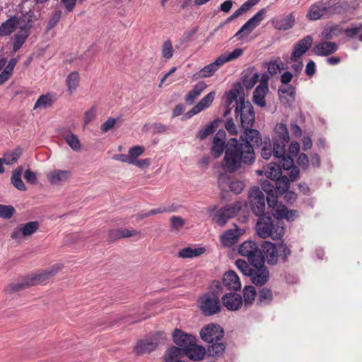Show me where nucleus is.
Segmentation results:
<instances>
[{
	"instance_id": "nucleus-1",
	"label": "nucleus",
	"mask_w": 362,
	"mask_h": 362,
	"mask_svg": "<svg viewBox=\"0 0 362 362\" xmlns=\"http://www.w3.org/2000/svg\"><path fill=\"white\" fill-rule=\"evenodd\" d=\"M225 152L221 163L222 169L228 173H233L245 165H250L255 160V149L248 141H242L240 137L230 138L226 142V133L219 129L214 135L211 146V154L218 158Z\"/></svg>"
},
{
	"instance_id": "nucleus-2",
	"label": "nucleus",
	"mask_w": 362,
	"mask_h": 362,
	"mask_svg": "<svg viewBox=\"0 0 362 362\" xmlns=\"http://www.w3.org/2000/svg\"><path fill=\"white\" fill-rule=\"evenodd\" d=\"M235 116H240V124L244 129L243 133L240 136L242 141H248L255 149V146H259L262 144V139L259 132L252 129L255 113L252 104L249 101H245L243 97L239 98V103L235 110Z\"/></svg>"
},
{
	"instance_id": "nucleus-3",
	"label": "nucleus",
	"mask_w": 362,
	"mask_h": 362,
	"mask_svg": "<svg viewBox=\"0 0 362 362\" xmlns=\"http://www.w3.org/2000/svg\"><path fill=\"white\" fill-rule=\"evenodd\" d=\"M285 223L279 220L274 211L272 215L269 212L259 216L256 224L257 234L262 238H271L273 240H280L285 233Z\"/></svg>"
},
{
	"instance_id": "nucleus-4",
	"label": "nucleus",
	"mask_w": 362,
	"mask_h": 362,
	"mask_svg": "<svg viewBox=\"0 0 362 362\" xmlns=\"http://www.w3.org/2000/svg\"><path fill=\"white\" fill-rule=\"evenodd\" d=\"M347 9L348 4L345 1H320L310 6L306 17L310 21H317L323 18H329L334 15L343 14Z\"/></svg>"
},
{
	"instance_id": "nucleus-5",
	"label": "nucleus",
	"mask_w": 362,
	"mask_h": 362,
	"mask_svg": "<svg viewBox=\"0 0 362 362\" xmlns=\"http://www.w3.org/2000/svg\"><path fill=\"white\" fill-rule=\"evenodd\" d=\"M222 286L219 281H214L211 289L198 299V306L204 316H212L221 311L220 296Z\"/></svg>"
},
{
	"instance_id": "nucleus-6",
	"label": "nucleus",
	"mask_w": 362,
	"mask_h": 362,
	"mask_svg": "<svg viewBox=\"0 0 362 362\" xmlns=\"http://www.w3.org/2000/svg\"><path fill=\"white\" fill-rule=\"evenodd\" d=\"M243 54V49L241 48H236L233 52H226L217 57L214 62L203 67L199 71L200 76L204 78L211 76L220 66L226 62L238 58Z\"/></svg>"
},
{
	"instance_id": "nucleus-7",
	"label": "nucleus",
	"mask_w": 362,
	"mask_h": 362,
	"mask_svg": "<svg viewBox=\"0 0 362 362\" xmlns=\"http://www.w3.org/2000/svg\"><path fill=\"white\" fill-rule=\"evenodd\" d=\"M243 206V202L240 201L226 204L214 214L212 219L216 224L223 226L229 219L238 215Z\"/></svg>"
},
{
	"instance_id": "nucleus-8",
	"label": "nucleus",
	"mask_w": 362,
	"mask_h": 362,
	"mask_svg": "<svg viewBox=\"0 0 362 362\" xmlns=\"http://www.w3.org/2000/svg\"><path fill=\"white\" fill-rule=\"evenodd\" d=\"M249 204L253 214L257 216L266 214V201L263 192L259 187H253L250 189L248 195Z\"/></svg>"
},
{
	"instance_id": "nucleus-9",
	"label": "nucleus",
	"mask_w": 362,
	"mask_h": 362,
	"mask_svg": "<svg viewBox=\"0 0 362 362\" xmlns=\"http://www.w3.org/2000/svg\"><path fill=\"white\" fill-rule=\"evenodd\" d=\"M165 338V334L164 332H158L150 339L139 340L134 348V351L136 355L148 354L157 349L158 345L161 343L160 339L163 340Z\"/></svg>"
},
{
	"instance_id": "nucleus-10",
	"label": "nucleus",
	"mask_w": 362,
	"mask_h": 362,
	"mask_svg": "<svg viewBox=\"0 0 362 362\" xmlns=\"http://www.w3.org/2000/svg\"><path fill=\"white\" fill-rule=\"evenodd\" d=\"M250 264L252 266V271L249 276L251 282L257 286L265 285L269 280V271L264 264V258Z\"/></svg>"
},
{
	"instance_id": "nucleus-11",
	"label": "nucleus",
	"mask_w": 362,
	"mask_h": 362,
	"mask_svg": "<svg viewBox=\"0 0 362 362\" xmlns=\"http://www.w3.org/2000/svg\"><path fill=\"white\" fill-rule=\"evenodd\" d=\"M238 252L243 257H247L250 264L263 259L259 245L252 240L243 242L238 248Z\"/></svg>"
},
{
	"instance_id": "nucleus-12",
	"label": "nucleus",
	"mask_w": 362,
	"mask_h": 362,
	"mask_svg": "<svg viewBox=\"0 0 362 362\" xmlns=\"http://www.w3.org/2000/svg\"><path fill=\"white\" fill-rule=\"evenodd\" d=\"M201 339L207 343L220 341L223 338L224 330L218 324L211 323L202 328L199 332Z\"/></svg>"
},
{
	"instance_id": "nucleus-13",
	"label": "nucleus",
	"mask_w": 362,
	"mask_h": 362,
	"mask_svg": "<svg viewBox=\"0 0 362 362\" xmlns=\"http://www.w3.org/2000/svg\"><path fill=\"white\" fill-rule=\"evenodd\" d=\"M173 349V354H178L182 358L183 356H187L192 360H202L205 354L206 350L202 346L196 344V342L193 343V346L187 349H177L176 346H172Z\"/></svg>"
},
{
	"instance_id": "nucleus-14",
	"label": "nucleus",
	"mask_w": 362,
	"mask_h": 362,
	"mask_svg": "<svg viewBox=\"0 0 362 362\" xmlns=\"http://www.w3.org/2000/svg\"><path fill=\"white\" fill-rule=\"evenodd\" d=\"M40 224L38 221H30L25 224H20L14 228L11 234L13 240L21 239L24 237L29 236L35 233L39 228Z\"/></svg>"
},
{
	"instance_id": "nucleus-15",
	"label": "nucleus",
	"mask_w": 362,
	"mask_h": 362,
	"mask_svg": "<svg viewBox=\"0 0 362 362\" xmlns=\"http://www.w3.org/2000/svg\"><path fill=\"white\" fill-rule=\"evenodd\" d=\"M278 248L279 243L274 244L270 241H264L262 244L261 252L264 258V263L267 262L271 266H274L278 263Z\"/></svg>"
},
{
	"instance_id": "nucleus-16",
	"label": "nucleus",
	"mask_w": 362,
	"mask_h": 362,
	"mask_svg": "<svg viewBox=\"0 0 362 362\" xmlns=\"http://www.w3.org/2000/svg\"><path fill=\"white\" fill-rule=\"evenodd\" d=\"M62 269L60 264H56L49 269L39 272L29 276L28 280L32 283V286L37 284H45L51 277L54 276L59 270Z\"/></svg>"
},
{
	"instance_id": "nucleus-17",
	"label": "nucleus",
	"mask_w": 362,
	"mask_h": 362,
	"mask_svg": "<svg viewBox=\"0 0 362 362\" xmlns=\"http://www.w3.org/2000/svg\"><path fill=\"white\" fill-rule=\"evenodd\" d=\"M313 38L311 35H307L298 40L293 46V50L291 54V60L297 62L311 47Z\"/></svg>"
},
{
	"instance_id": "nucleus-18",
	"label": "nucleus",
	"mask_w": 362,
	"mask_h": 362,
	"mask_svg": "<svg viewBox=\"0 0 362 362\" xmlns=\"http://www.w3.org/2000/svg\"><path fill=\"white\" fill-rule=\"evenodd\" d=\"M173 341L177 349H187L193 346L197 339L192 334L185 333L180 329H175L173 332Z\"/></svg>"
},
{
	"instance_id": "nucleus-19",
	"label": "nucleus",
	"mask_w": 362,
	"mask_h": 362,
	"mask_svg": "<svg viewBox=\"0 0 362 362\" xmlns=\"http://www.w3.org/2000/svg\"><path fill=\"white\" fill-rule=\"evenodd\" d=\"M261 188L267 194V202L269 208L274 209L278 203V194L273 180H264L261 182Z\"/></svg>"
},
{
	"instance_id": "nucleus-20",
	"label": "nucleus",
	"mask_w": 362,
	"mask_h": 362,
	"mask_svg": "<svg viewBox=\"0 0 362 362\" xmlns=\"http://www.w3.org/2000/svg\"><path fill=\"white\" fill-rule=\"evenodd\" d=\"M289 141L290 137L286 125L283 123L276 124L274 127V136L272 138V141L279 144L280 148L285 151L286 145Z\"/></svg>"
},
{
	"instance_id": "nucleus-21",
	"label": "nucleus",
	"mask_w": 362,
	"mask_h": 362,
	"mask_svg": "<svg viewBox=\"0 0 362 362\" xmlns=\"http://www.w3.org/2000/svg\"><path fill=\"white\" fill-rule=\"evenodd\" d=\"M221 302L228 310L235 311L243 305V297L235 292L226 293L221 297Z\"/></svg>"
},
{
	"instance_id": "nucleus-22",
	"label": "nucleus",
	"mask_w": 362,
	"mask_h": 362,
	"mask_svg": "<svg viewBox=\"0 0 362 362\" xmlns=\"http://www.w3.org/2000/svg\"><path fill=\"white\" fill-rule=\"evenodd\" d=\"M268 142H267L266 140L263 142V146L261 149L262 157L265 160H268L272 156H274L275 158L279 157V156H282L285 151L283 150L282 148H280L279 144H274L273 141L271 142L269 139H268Z\"/></svg>"
},
{
	"instance_id": "nucleus-23",
	"label": "nucleus",
	"mask_w": 362,
	"mask_h": 362,
	"mask_svg": "<svg viewBox=\"0 0 362 362\" xmlns=\"http://www.w3.org/2000/svg\"><path fill=\"white\" fill-rule=\"evenodd\" d=\"M222 286V291L223 288L229 291H236L240 289L241 284L237 274L232 271L226 272L223 276V283L221 284Z\"/></svg>"
},
{
	"instance_id": "nucleus-24",
	"label": "nucleus",
	"mask_w": 362,
	"mask_h": 362,
	"mask_svg": "<svg viewBox=\"0 0 362 362\" xmlns=\"http://www.w3.org/2000/svg\"><path fill=\"white\" fill-rule=\"evenodd\" d=\"M338 49V45L334 42L324 41L317 43L313 49V52L317 56H329Z\"/></svg>"
},
{
	"instance_id": "nucleus-25",
	"label": "nucleus",
	"mask_w": 362,
	"mask_h": 362,
	"mask_svg": "<svg viewBox=\"0 0 362 362\" xmlns=\"http://www.w3.org/2000/svg\"><path fill=\"white\" fill-rule=\"evenodd\" d=\"M268 91L269 88L267 83H261L259 85H258L253 92V103L261 107H265V95Z\"/></svg>"
},
{
	"instance_id": "nucleus-26",
	"label": "nucleus",
	"mask_w": 362,
	"mask_h": 362,
	"mask_svg": "<svg viewBox=\"0 0 362 362\" xmlns=\"http://www.w3.org/2000/svg\"><path fill=\"white\" fill-rule=\"evenodd\" d=\"M274 210L275 215L280 221L286 219L288 221H293L298 217V211L297 210H289L286 206L283 205L278 206Z\"/></svg>"
},
{
	"instance_id": "nucleus-27",
	"label": "nucleus",
	"mask_w": 362,
	"mask_h": 362,
	"mask_svg": "<svg viewBox=\"0 0 362 362\" xmlns=\"http://www.w3.org/2000/svg\"><path fill=\"white\" fill-rule=\"evenodd\" d=\"M71 175V172L66 170H55L47 175V179L52 185H59L66 182Z\"/></svg>"
},
{
	"instance_id": "nucleus-28",
	"label": "nucleus",
	"mask_w": 362,
	"mask_h": 362,
	"mask_svg": "<svg viewBox=\"0 0 362 362\" xmlns=\"http://www.w3.org/2000/svg\"><path fill=\"white\" fill-rule=\"evenodd\" d=\"M20 24V19L16 16H11L0 26V35L6 36L12 33Z\"/></svg>"
},
{
	"instance_id": "nucleus-29",
	"label": "nucleus",
	"mask_w": 362,
	"mask_h": 362,
	"mask_svg": "<svg viewBox=\"0 0 362 362\" xmlns=\"http://www.w3.org/2000/svg\"><path fill=\"white\" fill-rule=\"evenodd\" d=\"M222 122H223V120L221 118H217L211 121L197 132V137L202 141L205 139L208 136L215 132L218 125Z\"/></svg>"
},
{
	"instance_id": "nucleus-30",
	"label": "nucleus",
	"mask_w": 362,
	"mask_h": 362,
	"mask_svg": "<svg viewBox=\"0 0 362 362\" xmlns=\"http://www.w3.org/2000/svg\"><path fill=\"white\" fill-rule=\"evenodd\" d=\"M295 23V17L293 13H290L284 18L274 19L272 24L274 28L279 30H288L291 29Z\"/></svg>"
},
{
	"instance_id": "nucleus-31",
	"label": "nucleus",
	"mask_w": 362,
	"mask_h": 362,
	"mask_svg": "<svg viewBox=\"0 0 362 362\" xmlns=\"http://www.w3.org/2000/svg\"><path fill=\"white\" fill-rule=\"evenodd\" d=\"M257 304L259 306H265L269 305L273 299L274 295L272 291L267 287H263L257 292Z\"/></svg>"
},
{
	"instance_id": "nucleus-32",
	"label": "nucleus",
	"mask_w": 362,
	"mask_h": 362,
	"mask_svg": "<svg viewBox=\"0 0 362 362\" xmlns=\"http://www.w3.org/2000/svg\"><path fill=\"white\" fill-rule=\"evenodd\" d=\"M206 252V249L204 247L192 248L191 247H187L180 250L177 253V257L180 258L187 259L199 257Z\"/></svg>"
},
{
	"instance_id": "nucleus-33",
	"label": "nucleus",
	"mask_w": 362,
	"mask_h": 362,
	"mask_svg": "<svg viewBox=\"0 0 362 362\" xmlns=\"http://www.w3.org/2000/svg\"><path fill=\"white\" fill-rule=\"evenodd\" d=\"M206 84L204 81L198 82L193 88L187 93L185 97L187 103L192 105L194 100L201 95V93L206 89Z\"/></svg>"
},
{
	"instance_id": "nucleus-34",
	"label": "nucleus",
	"mask_w": 362,
	"mask_h": 362,
	"mask_svg": "<svg viewBox=\"0 0 362 362\" xmlns=\"http://www.w3.org/2000/svg\"><path fill=\"white\" fill-rule=\"evenodd\" d=\"M238 229H229L221 236V243L223 246L230 247L235 244L239 238Z\"/></svg>"
},
{
	"instance_id": "nucleus-35",
	"label": "nucleus",
	"mask_w": 362,
	"mask_h": 362,
	"mask_svg": "<svg viewBox=\"0 0 362 362\" xmlns=\"http://www.w3.org/2000/svg\"><path fill=\"white\" fill-rule=\"evenodd\" d=\"M23 166H18L12 172L11 182L12 185L20 191H25L26 187L21 179V174L23 173Z\"/></svg>"
},
{
	"instance_id": "nucleus-36",
	"label": "nucleus",
	"mask_w": 362,
	"mask_h": 362,
	"mask_svg": "<svg viewBox=\"0 0 362 362\" xmlns=\"http://www.w3.org/2000/svg\"><path fill=\"white\" fill-rule=\"evenodd\" d=\"M29 35L30 32L25 30V28H20L19 31L14 35L13 52H16L19 50Z\"/></svg>"
},
{
	"instance_id": "nucleus-37",
	"label": "nucleus",
	"mask_w": 362,
	"mask_h": 362,
	"mask_svg": "<svg viewBox=\"0 0 362 362\" xmlns=\"http://www.w3.org/2000/svg\"><path fill=\"white\" fill-rule=\"evenodd\" d=\"M62 136L71 148L74 151H78L81 149V143L76 134L69 131H65L62 133Z\"/></svg>"
},
{
	"instance_id": "nucleus-38",
	"label": "nucleus",
	"mask_w": 362,
	"mask_h": 362,
	"mask_svg": "<svg viewBox=\"0 0 362 362\" xmlns=\"http://www.w3.org/2000/svg\"><path fill=\"white\" fill-rule=\"evenodd\" d=\"M274 182L277 194H284L289 188L290 182L286 175H280L279 177L272 180Z\"/></svg>"
},
{
	"instance_id": "nucleus-39",
	"label": "nucleus",
	"mask_w": 362,
	"mask_h": 362,
	"mask_svg": "<svg viewBox=\"0 0 362 362\" xmlns=\"http://www.w3.org/2000/svg\"><path fill=\"white\" fill-rule=\"evenodd\" d=\"M30 286H32V283H30L28 280V278H27L22 282L11 283L8 284L4 288V292L8 294H12L19 291L23 290Z\"/></svg>"
},
{
	"instance_id": "nucleus-40",
	"label": "nucleus",
	"mask_w": 362,
	"mask_h": 362,
	"mask_svg": "<svg viewBox=\"0 0 362 362\" xmlns=\"http://www.w3.org/2000/svg\"><path fill=\"white\" fill-rule=\"evenodd\" d=\"M257 297V291L253 286H246L243 288V300L245 308L250 306Z\"/></svg>"
},
{
	"instance_id": "nucleus-41",
	"label": "nucleus",
	"mask_w": 362,
	"mask_h": 362,
	"mask_svg": "<svg viewBox=\"0 0 362 362\" xmlns=\"http://www.w3.org/2000/svg\"><path fill=\"white\" fill-rule=\"evenodd\" d=\"M265 175L271 180H275L281 175V165L275 162H272L267 165Z\"/></svg>"
},
{
	"instance_id": "nucleus-42",
	"label": "nucleus",
	"mask_w": 362,
	"mask_h": 362,
	"mask_svg": "<svg viewBox=\"0 0 362 362\" xmlns=\"http://www.w3.org/2000/svg\"><path fill=\"white\" fill-rule=\"evenodd\" d=\"M19 19L20 23H23V25L20 26V28H25V30L30 32V30L33 27V22L36 18L34 12L32 10H29L25 13L23 14Z\"/></svg>"
},
{
	"instance_id": "nucleus-43",
	"label": "nucleus",
	"mask_w": 362,
	"mask_h": 362,
	"mask_svg": "<svg viewBox=\"0 0 362 362\" xmlns=\"http://www.w3.org/2000/svg\"><path fill=\"white\" fill-rule=\"evenodd\" d=\"M208 346L207 351L209 355L218 356L222 355L226 350V344L223 342L214 341Z\"/></svg>"
},
{
	"instance_id": "nucleus-44",
	"label": "nucleus",
	"mask_w": 362,
	"mask_h": 362,
	"mask_svg": "<svg viewBox=\"0 0 362 362\" xmlns=\"http://www.w3.org/2000/svg\"><path fill=\"white\" fill-rule=\"evenodd\" d=\"M78 82L79 74L77 71H72L68 75L66 79V83L71 93L76 89L78 86Z\"/></svg>"
},
{
	"instance_id": "nucleus-45",
	"label": "nucleus",
	"mask_w": 362,
	"mask_h": 362,
	"mask_svg": "<svg viewBox=\"0 0 362 362\" xmlns=\"http://www.w3.org/2000/svg\"><path fill=\"white\" fill-rule=\"evenodd\" d=\"M291 251L290 248L284 242L279 243L278 248V260L279 259L283 263L288 261V258L290 256Z\"/></svg>"
},
{
	"instance_id": "nucleus-46",
	"label": "nucleus",
	"mask_w": 362,
	"mask_h": 362,
	"mask_svg": "<svg viewBox=\"0 0 362 362\" xmlns=\"http://www.w3.org/2000/svg\"><path fill=\"white\" fill-rule=\"evenodd\" d=\"M235 266L245 276H250L252 271V266L244 259H238L235 261Z\"/></svg>"
},
{
	"instance_id": "nucleus-47",
	"label": "nucleus",
	"mask_w": 362,
	"mask_h": 362,
	"mask_svg": "<svg viewBox=\"0 0 362 362\" xmlns=\"http://www.w3.org/2000/svg\"><path fill=\"white\" fill-rule=\"evenodd\" d=\"M216 95L215 91H211L205 95L201 100L197 104L201 111L208 108L214 100Z\"/></svg>"
},
{
	"instance_id": "nucleus-48",
	"label": "nucleus",
	"mask_w": 362,
	"mask_h": 362,
	"mask_svg": "<svg viewBox=\"0 0 362 362\" xmlns=\"http://www.w3.org/2000/svg\"><path fill=\"white\" fill-rule=\"evenodd\" d=\"M276 159H279L281 169L290 170L295 166L293 158L290 155H287L286 152L284 153L282 156H279V157H277Z\"/></svg>"
},
{
	"instance_id": "nucleus-49",
	"label": "nucleus",
	"mask_w": 362,
	"mask_h": 362,
	"mask_svg": "<svg viewBox=\"0 0 362 362\" xmlns=\"http://www.w3.org/2000/svg\"><path fill=\"white\" fill-rule=\"evenodd\" d=\"M16 213V209L12 205L0 204V218L9 219Z\"/></svg>"
},
{
	"instance_id": "nucleus-50",
	"label": "nucleus",
	"mask_w": 362,
	"mask_h": 362,
	"mask_svg": "<svg viewBox=\"0 0 362 362\" xmlns=\"http://www.w3.org/2000/svg\"><path fill=\"white\" fill-rule=\"evenodd\" d=\"M362 30V25L361 23L351 25L350 28H347L344 30L345 35L351 39H354L358 35L359 36V33H361Z\"/></svg>"
},
{
	"instance_id": "nucleus-51",
	"label": "nucleus",
	"mask_w": 362,
	"mask_h": 362,
	"mask_svg": "<svg viewBox=\"0 0 362 362\" xmlns=\"http://www.w3.org/2000/svg\"><path fill=\"white\" fill-rule=\"evenodd\" d=\"M284 86H281L279 88L278 93L279 96H281L282 95H287L288 96L291 97L292 99V101H294L295 100V95H296V89L295 88L291 86V84H284Z\"/></svg>"
},
{
	"instance_id": "nucleus-52",
	"label": "nucleus",
	"mask_w": 362,
	"mask_h": 362,
	"mask_svg": "<svg viewBox=\"0 0 362 362\" xmlns=\"http://www.w3.org/2000/svg\"><path fill=\"white\" fill-rule=\"evenodd\" d=\"M341 32L342 30L339 25H334L325 29L322 34L326 40H329L334 36H338Z\"/></svg>"
},
{
	"instance_id": "nucleus-53",
	"label": "nucleus",
	"mask_w": 362,
	"mask_h": 362,
	"mask_svg": "<svg viewBox=\"0 0 362 362\" xmlns=\"http://www.w3.org/2000/svg\"><path fill=\"white\" fill-rule=\"evenodd\" d=\"M21 152L19 149L16 148L11 153H6L4 156V163L6 165H13L20 158Z\"/></svg>"
},
{
	"instance_id": "nucleus-54",
	"label": "nucleus",
	"mask_w": 362,
	"mask_h": 362,
	"mask_svg": "<svg viewBox=\"0 0 362 362\" xmlns=\"http://www.w3.org/2000/svg\"><path fill=\"white\" fill-rule=\"evenodd\" d=\"M161 54L163 58L166 59H170L173 55V47L170 40H165L161 49Z\"/></svg>"
},
{
	"instance_id": "nucleus-55",
	"label": "nucleus",
	"mask_w": 362,
	"mask_h": 362,
	"mask_svg": "<svg viewBox=\"0 0 362 362\" xmlns=\"http://www.w3.org/2000/svg\"><path fill=\"white\" fill-rule=\"evenodd\" d=\"M266 13L265 8H262L259 10L256 14H255L251 18H250L247 22L250 23V25L255 29L263 20L264 15Z\"/></svg>"
},
{
	"instance_id": "nucleus-56",
	"label": "nucleus",
	"mask_w": 362,
	"mask_h": 362,
	"mask_svg": "<svg viewBox=\"0 0 362 362\" xmlns=\"http://www.w3.org/2000/svg\"><path fill=\"white\" fill-rule=\"evenodd\" d=\"M52 103V100L49 95H42L39 97L35 103L34 109L38 107H46L50 106Z\"/></svg>"
},
{
	"instance_id": "nucleus-57",
	"label": "nucleus",
	"mask_w": 362,
	"mask_h": 362,
	"mask_svg": "<svg viewBox=\"0 0 362 362\" xmlns=\"http://www.w3.org/2000/svg\"><path fill=\"white\" fill-rule=\"evenodd\" d=\"M168 211H169V210L165 206H160L157 209H151L147 213L136 215V218L138 220H141L150 216H153L158 214H161Z\"/></svg>"
},
{
	"instance_id": "nucleus-58",
	"label": "nucleus",
	"mask_w": 362,
	"mask_h": 362,
	"mask_svg": "<svg viewBox=\"0 0 362 362\" xmlns=\"http://www.w3.org/2000/svg\"><path fill=\"white\" fill-rule=\"evenodd\" d=\"M259 80V74L255 73L250 78L245 76L243 79V83L247 89L252 88Z\"/></svg>"
},
{
	"instance_id": "nucleus-59",
	"label": "nucleus",
	"mask_w": 362,
	"mask_h": 362,
	"mask_svg": "<svg viewBox=\"0 0 362 362\" xmlns=\"http://www.w3.org/2000/svg\"><path fill=\"white\" fill-rule=\"evenodd\" d=\"M118 118L109 117L105 122L101 124L100 129L103 132H107L112 129L117 124Z\"/></svg>"
},
{
	"instance_id": "nucleus-60",
	"label": "nucleus",
	"mask_w": 362,
	"mask_h": 362,
	"mask_svg": "<svg viewBox=\"0 0 362 362\" xmlns=\"http://www.w3.org/2000/svg\"><path fill=\"white\" fill-rule=\"evenodd\" d=\"M239 91L237 89H231L226 93V105L229 107L234 101L239 103L238 100V95Z\"/></svg>"
},
{
	"instance_id": "nucleus-61",
	"label": "nucleus",
	"mask_w": 362,
	"mask_h": 362,
	"mask_svg": "<svg viewBox=\"0 0 362 362\" xmlns=\"http://www.w3.org/2000/svg\"><path fill=\"white\" fill-rule=\"evenodd\" d=\"M144 151V148L141 146H135L130 148L129 150V154L132 161H135L136 158L140 156Z\"/></svg>"
},
{
	"instance_id": "nucleus-62",
	"label": "nucleus",
	"mask_w": 362,
	"mask_h": 362,
	"mask_svg": "<svg viewBox=\"0 0 362 362\" xmlns=\"http://www.w3.org/2000/svg\"><path fill=\"white\" fill-rule=\"evenodd\" d=\"M244 187V183L240 180L232 181L229 185L230 191L236 194H240L243 192Z\"/></svg>"
},
{
	"instance_id": "nucleus-63",
	"label": "nucleus",
	"mask_w": 362,
	"mask_h": 362,
	"mask_svg": "<svg viewBox=\"0 0 362 362\" xmlns=\"http://www.w3.org/2000/svg\"><path fill=\"white\" fill-rule=\"evenodd\" d=\"M61 16H62L61 11H55L48 21L47 29L51 30L52 28H53L59 21Z\"/></svg>"
},
{
	"instance_id": "nucleus-64",
	"label": "nucleus",
	"mask_w": 362,
	"mask_h": 362,
	"mask_svg": "<svg viewBox=\"0 0 362 362\" xmlns=\"http://www.w3.org/2000/svg\"><path fill=\"white\" fill-rule=\"evenodd\" d=\"M171 227L175 230H180L185 224L184 219L180 216H173L170 218Z\"/></svg>"
}]
</instances>
